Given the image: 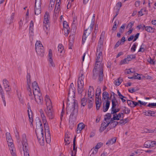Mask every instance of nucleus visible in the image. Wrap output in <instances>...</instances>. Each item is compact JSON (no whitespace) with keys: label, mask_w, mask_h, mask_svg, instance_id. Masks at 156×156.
<instances>
[{"label":"nucleus","mask_w":156,"mask_h":156,"mask_svg":"<svg viewBox=\"0 0 156 156\" xmlns=\"http://www.w3.org/2000/svg\"><path fill=\"white\" fill-rule=\"evenodd\" d=\"M79 78H80V80H83L84 79V75L83 73H81V72H80V74L79 75Z\"/></svg>","instance_id":"nucleus-61"},{"label":"nucleus","mask_w":156,"mask_h":156,"mask_svg":"<svg viewBox=\"0 0 156 156\" xmlns=\"http://www.w3.org/2000/svg\"><path fill=\"white\" fill-rule=\"evenodd\" d=\"M34 92V93H33V95L35 101L38 104L42 105L43 101L41 93H40V92H35V91Z\"/></svg>","instance_id":"nucleus-6"},{"label":"nucleus","mask_w":156,"mask_h":156,"mask_svg":"<svg viewBox=\"0 0 156 156\" xmlns=\"http://www.w3.org/2000/svg\"><path fill=\"white\" fill-rule=\"evenodd\" d=\"M119 21L117 20H115V21L114 22V25L112 27V30H114V31H115L117 28V25L119 24Z\"/></svg>","instance_id":"nucleus-30"},{"label":"nucleus","mask_w":156,"mask_h":156,"mask_svg":"<svg viewBox=\"0 0 156 156\" xmlns=\"http://www.w3.org/2000/svg\"><path fill=\"white\" fill-rule=\"evenodd\" d=\"M84 125L83 123H80L77 126V132L78 133H80V131L84 127Z\"/></svg>","instance_id":"nucleus-20"},{"label":"nucleus","mask_w":156,"mask_h":156,"mask_svg":"<svg viewBox=\"0 0 156 156\" xmlns=\"http://www.w3.org/2000/svg\"><path fill=\"white\" fill-rule=\"evenodd\" d=\"M43 123L44 124L45 131H46V130H48L49 129V127L48 126V124L47 123V122L44 123Z\"/></svg>","instance_id":"nucleus-53"},{"label":"nucleus","mask_w":156,"mask_h":156,"mask_svg":"<svg viewBox=\"0 0 156 156\" xmlns=\"http://www.w3.org/2000/svg\"><path fill=\"white\" fill-rule=\"evenodd\" d=\"M69 137L68 135H66L64 140L66 142L65 145H68L70 144V142H69Z\"/></svg>","instance_id":"nucleus-38"},{"label":"nucleus","mask_w":156,"mask_h":156,"mask_svg":"<svg viewBox=\"0 0 156 156\" xmlns=\"http://www.w3.org/2000/svg\"><path fill=\"white\" fill-rule=\"evenodd\" d=\"M94 24V21H92L90 27L84 31L82 37V44H84V43L85 42L87 38L88 37V36L90 34L92 30L93 29Z\"/></svg>","instance_id":"nucleus-4"},{"label":"nucleus","mask_w":156,"mask_h":156,"mask_svg":"<svg viewBox=\"0 0 156 156\" xmlns=\"http://www.w3.org/2000/svg\"><path fill=\"white\" fill-rule=\"evenodd\" d=\"M52 50L51 49H50L48 53V58L49 59V63L50 65V67H55V64L52 59Z\"/></svg>","instance_id":"nucleus-11"},{"label":"nucleus","mask_w":156,"mask_h":156,"mask_svg":"<svg viewBox=\"0 0 156 156\" xmlns=\"http://www.w3.org/2000/svg\"><path fill=\"white\" fill-rule=\"evenodd\" d=\"M122 81V79L120 77L116 80H115V85L117 86H119Z\"/></svg>","instance_id":"nucleus-28"},{"label":"nucleus","mask_w":156,"mask_h":156,"mask_svg":"<svg viewBox=\"0 0 156 156\" xmlns=\"http://www.w3.org/2000/svg\"><path fill=\"white\" fill-rule=\"evenodd\" d=\"M3 84L4 85V87L6 85H7L9 84V82L8 81L5 79H3Z\"/></svg>","instance_id":"nucleus-57"},{"label":"nucleus","mask_w":156,"mask_h":156,"mask_svg":"<svg viewBox=\"0 0 156 156\" xmlns=\"http://www.w3.org/2000/svg\"><path fill=\"white\" fill-rule=\"evenodd\" d=\"M78 92L79 94H81L83 90L84 82L83 80H80V78H79L77 82Z\"/></svg>","instance_id":"nucleus-10"},{"label":"nucleus","mask_w":156,"mask_h":156,"mask_svg":"<svg viewBox=\"0 0 156 156\" xmlns=\"http://www.w3.org/2000/svg\"><path fill=\"white\" fill-rule=\"evenodd\" d=\"M115 115L116 117H115V119L117 120H119L122 117V118H123L124 115L122 113L120 112L118 115L117 114H115Z\"/></svg>","instance_id":"nucleus-29"},{"label":"nucleus","mask_w":156,"mask_h":156,"mask_svg":"<svg viewBox=\"0 0 156 156\" xmlns=\"http://www.w3.org/2000/svg\"><path fill=\"white\" fill-rule=\"evenodd\" d=\"M101 93V90L100 87H98L96 92V100L100 101L101 102V97H100V94Z\"/></svg>","instance_id":"nucleus-16"},{"label":"nucleus","mask_w":156,"mask_h":156,"mask_svg":"<svg viewBox=\"0 0 156 156\" xmlns=\"http://www.w3.org/2000/svg\"><path fill=\"white\" fill-rule=\"evenodd\" d=\"M6 137L8 145L13 144V140L12 139L10 133L8 132L6 133Z\"/></svg>","instance_id":"nucleus-15"},{"label":"nucleus","mask_w":156,"mask_h":156,"mask_svg":"<svg viewBox=\"0 0 156 156\" xmlns=\"http://www.w3.org/2000/svg\"><path fill=\"white\" fill-rule=\"evenodd\" d=\"M58 51L60 53H62L64 49L62 45V44H59L58 47Z\"/></svg>","instance_id":"nucleus-33"},{"label":"nucleus","mask_w":156,"mask_h":156,"mask_svg":"<svg viewBox=\"0 0 156 156\" xmlns=\"http://www.w3.org/2000/svg\"><path fill=\"white\" fill-rule=\"evenodd\" d=\"M32 86L34 89L33 93H34V91L36 92H40V90L37 83L35 81H34L32 83Z\"/></svg>","instance_id":"nucleus-14"},{"label":"nucleus","mask_w":156,"mask_h":156,"mask_svg":"<svg viewBox=\"0 0 156 156\" xmlns=\"http://www.w3.org/2000/svg\"><path fill=\"white\" fill-rule=\"evenodd\" d=\"M98 150L97 149H95V148H93L90 151L91 153V154H96L97 153Z\"/></svg>","instance_id":"nucleus-46"},{"label":"nucleus","mask_w":156,"mask_h":156,"mask_svg":"<svg viewBox=\"0 0 156 156\" xmlns=\"http://www.w3.org/2000/svg\"><path fill=\"white\" fill-rule=\"evenodd\" d=\"M41 0H35V14L39 15L41 13Z\"/></svg>","instance_id":"nucleus-7"},{"label":"nucleus","mask_w":156,"mask_h":156,"mask_svg":"<svg viewBox=\"0 0 156 156\" xmlns=\"http://www.w3.org/2000/svg\"><path fill=\"white\" fill-rule=\"evenodd\" d=\"M87 100L85 98H83L81 99V105L83 106H84L87 104Z\"/></svg>","instance_id":"nucleus-31"},{"label":"nucleus","mask_w":156,"mask_h":156,"mask_svg":"<svg viewBox=\"0 0 156 156\" xmlns=\"http://www.w3.org/2000/svg\"><path fill=\"white\" fill-rule=\"evenodd\" d=\"M74 0H68V5H67V7L68 9H69V8H70L71 6V4L72 2H73Z\"/></svg>","instance_id":"nucleus-54"},{"label":"nucleus","mask_w":156,"mask_h":156,"mask_svg":"<svg viewBox=\"0 0 156 156\" xmlns=\"http://www.w3.org/2000/svg\"><path fill=\"white\" fill-rule=\"evenodd\" d=\"M28 113L30 122L32 123L33 121V120L32 119V115L30 116V113L29 112V110H28Z\"/></svg>","instance_id":"nucleus-47"},{"label":"nucleus","mask_w":156,"mask_h":156,"mask_svg":"<svg viewBox=\"0 0 156 156\" xmlns=\"http://www.w3.org/2000/svg\"><path fill=\"white\" fill-rule=\"evenodd\" d=\"M8 146L11 152L15 151V149L13 144L8 145Z\"/></svg>","instance_id":"nucleus-36"},{"label":"nucleus","mask_w":156,"mask_h":156,"mask_svg":"<svg viewBox=\"0 0 156 156\" xmlns=\"http://www.w3.org/2000/svg\"><path fill=\"white\" fill-rule=\"evenodd\" d=\"M101 39V38H100V39ZM102 42L100 41V40H99V41L98 45V48L97 49V53H100V52L102 53Z\"/></svg>","instance_id":"nucleus-22"},{"label":"nucleus","mask_w":156,"mask_h":156,"mask_svg":"<svg viewBox=\"0 0 156 156\" xmlns=\"http://www.w3.org/2000/svg\"><path fill=\"white\" fill-rule=\"evenodd\" d=\"M60 4V3L59 2H57L55 5L54 11L55 12H56L57 14L58 13L59 11Z\"/></svg>","instance_id":"nucleus-27"},{"label":"nucleus","mask_w":156,"mask_h":156,"mask_svg":"<svg viewBox=\"0 0 156 156\" xmlns=\"http://www.w3.org/2000/svg\"><path fill=\"white\" fill-rule=\"evenodd\" d=\"M108 96H109V94L108 92L106 91L104 92L102 94V100H105L106 99V98Z\"/></svg>","instance_id":"nucleus-37"},{"label":"nucleus","mask_w":156,"mask_h":156,"mask_svg":"<svg viewBox=\"0 0 156 156\" xmlns=\"http://www.w3.org/2000/svg\"><path fill=\"white\" fill-rule=\"evenodd\" d=\"M112 111H111V114H115V113L117 112V111L116 109V108H112Z\"/></svg>","instance_id":"nucleus-58"},{"label":"nucleus","mask_w":156,"mask_h":156,"mask_svg":"<svg viewBox=\"0 0 156 156\" xmlns=\"http://www.w3.org/2000/svg\"><path fill=\"white\" fill-rule=\"evenodd\" d=\"M103 145V144L101 142H99L98 143L97 145L95 146V149L98 150Z\"/></svg>","instance_id":"nucleus-44"},{"label":"nucleus","mask_w":156,"mask_h":156,"mask_svg":"<svg viewBox=\"0 0 156 156\" xmlns=\"http://www.w3.org/2000/svg\"><path fill=\"white\" fill-rule=\"evenodd\" d=\"M147 47L146 45L142 44L140 46V48L138 51V52H143L146 49Z\"/></svg>","instance_id":"nucleus-25"},{"label":"nucleus","mask_w":156,"mask_h":156,"mask_svg":"<svg viewBox=\"0 0 156 156\" xmlns=\"http://www.w3.org/2000/svg\"><path fill=\"white\" fill-rule=\"evenodd\" d=\"M74 39V35H70L69 37V40L70 42V43H71V42H73Z\"/></svg>","instance_id":"nucleus-48"},{"label":"nucleus","mask_w":156,"mask_h":156,"mask_svg":"<svg viewBox=\"0 0 156 156\" xmlns=\"http://www.w3.org/2000/svg\"><path fill=\"white\" fill-rule=\"evenodd\" d=\"M111 117V114L107 113V114H106V115H105V118H104L105 121H106V122H107L106 120L107 119H110Z\"/></svg>","instance_id":"nucleus-39"},{"label":"nucleus","mask_w":156,"mask_h":156,"mask_svg":"<svg viewBox=\"0 0 156 156\" xmlns=\"http://www.w3.org/2000/svg\"><path fill=\"white\" fill-rule=\"evenodd\" d=\"M35 49L37 53L41 55L44 52V48L40 41H37L35 44Z\"/></svg>","instance_id":"nucleus-9"},{"label":"nucleus","mask_w":156,"mask_h":156,"mask_svg":"<svg viewBox=\"0 0 156 156\" xmlns=\"http://www.w3.org/2000/svg\"><path fill=\"white\" fill-rule=\"evenodd\" d=\"M6 91H9L11 90V87L8 84L5 86L4 87Z\"/></svg>","instance_id":"nucleus-42"},{"label":"nucleus","mask_w":156,"mask_h":156,"mask_svg":"<svg viewBox=\"0 0 156 156\" xmlns=\"http://www.w3.org/2000/svg\"><path fill=\"white\" fill-rule=\"evenodd\" d=\"M47 99L46 100V105L47 109H52V107L51 105V101L49 97L47 95L46 96Z\"/></svg>","instance_id":"nucleus-18"},{"label":"nucleus","mask_w":156,"mask_h":156,"mask_svg":"<svg viewBox=\"0 0 156 156\" xmlns=\"http://www.w3.org/2000/svg\"><path fill=\"white\" fill-rule=\"evenodd\" d=\"M88 98L87 99V104L88 106V108L90 109L91 107H93V102L94 101V99L93 98Z\"/></svg>","instance_id":"nucleus-23"},{"label":"nucleus","mask_w":156,"mask_h":156,"mask_svg":"<svg viewBox=\"0 0 156 156\" xmlns=\"http://www.w3.org/2000/svg\"><path fill=\"white\" fill-rule=\"evenodd\" d=\"M94 95V90L93 87L90 86L89 87L88 92V96L90 98H93Z\"/></svg>","instance_id":"nucleus-13"},{"label":"nucleus","mask_w":156,"mask_h":156,"mask_svg":"<svg viewBox=\"0 0 156 156\" xmlns=\"http://www.w3.org/2000/svg\"><path fill=\"white\" fill-rule=\"evenodd\" d=\"M22 140L24 156H29V147L27 143L26 135L25 134H23L22 136Z\"/></svg>","instance_id":"nucleus-5"},{"label":"nucleus","mask_w":156,"mask_h":156,"mask_svg":"<svg viewBox=\"0 0 156 156\" xmlns=\"http://www.w3.org/2000/svg\"><path fill=\"white\" fill-rule=\"evenodd\" d=\"M110 124L113 127H115L117 125L119 124V122L117 121H112V122H110Z\"/></svg>","instance_id":"nucleus-43"},{"label":"nucleus","mask_w":156,"mask_h":156,"mask_svg":"<svg viewBox=\"0 0 156 156\" xmlns=\"http://www.w3.org/2000/svg\"><path fill=\"white\" fill-rule=\"evenodd\" d=\"M50 18V16L49 12H46L44 14V26L45 27L46 30L49 29L50 23L49 19Z\"/></svg>","instance_id":"nucleus-8"},{"label":"nucleus","mask_w":156,"mask_h":156,"mask_svg":"<svg viewBox=\"0 0 156 156\" xmlns=\"http://www.w3.org/2000/svg\"><path fill=\"white\" fill-rule=\"evenodd\" d=\"M110 123V122H108L107 124L105 122L102 123L99 129L100 132L101 133L103 132L106 128V127L108 126Z\"/></svg>","instance_id":"nucleus-19"},{"label":"nucleus","mask_w":156,"mask_h":156,"mask_svg":"<svg viewBox=\"0 0 156 156\" xmlns=\"http://www.w3.org/2000/svg\"><path fill=\"white\" fill-rule=\"evenodd\" d=\"M45 113L50 119H52L54 117L52 108V109H47L45 110Z\"/></svg>","instance_id":"nucleus-12"},{"label":"nucleus","mask_w":156,"mask_h":156,"mask_svg":"<svg viewBox=\"0 0 156 156\" xmlns=\"http://www.w3.org/2000/svg\"><path fill=\"white\" fill-rule=\"evenodd\" d=\"M122 111L125 114H128L130 112V110L129 108H126V107H123L122 108Z\"/></svg>","instance_id":"nucleus-24"},{"label":"nucleus","mask_w":156,"mask_h":156,"mask_svg":"<svg viewBox=\"0 0 156 156\" xmlns=\"http://www.w3.org/2000/svg\"><path fill=\"white\" fill-rule=\"evenodd\" d=\"M134 74L135 76H136V78H135V79L141 80V77L140 74L136 73H134Z\"/></svg>","instance_id":"nucleus-59"},{"label":"nucleus","mask_w":156,"mask_h":156,"mask_svg":"<svg viewBox=\"0 0 156 156\" xmlns=\"http://www.w3.org/2000/svg\"><path fill=\"white\" fill-rule=\"evenodd\" d=\"M75 88L72 83H71L69 90L68 97L67 98V105L66 108V113L67 114H70L69 118V127L71 129L74 127L78 111V105L77 103L74 99L73 102L68 104V101H69V98L75 95Z\"/></svg>","instance_id":"nucleus-1"},{"label":"nucleus","mask_w":156,"mask_h":156,"mask_svg":"<svg viewBox=\"0 0 156 156\" xmlns=\"http://www.w3.org/2000/svg\"><path fill=\"white\" fill-rule=\"evenodd\" d=\"M138 89H135L134 88L129 89L128 91L131 93H133L138 90Z\"/></svg>","instance_id":"nucleus-56"},{"label":"nucleus","mask_w":156,"mask_h":156,"mask_svg":"<svg viewBox=\"0 0 156 156\" xmlns=\"http://www.w3.org/2000/svg\"><path fill=\"white\" fill-rule=\"evenodd\" d=\"M112 108H116V106H119L117 100H112Z\"/></svg>","instance_id":"nucleus-32"},{"label":"nucleus","mask_w":156,"mask_h":156,"mask_svg":"<svg viewBox=\"0 0 156 156\" xmlns=\"http://www.w3.org/2000/svg\"><path fill=\"white\" fill-rule=\"evenodd\" d=\"M116 139L115 138H113L109 140L106 143V145L108 146L112 145L115 143L116 141Z\"/></svg>","instance_id":"nucleus-21"},{"label":"nucleus","mask_w":156,"mask_h":156,"mask_svg":"<svg viewBox=\"0 0 156 156\" xmlns=\"http://www.w3.org/2000/svg\"><path fill=\"white\" fill-rule=\"evenodd\" d=\"M30 73H27V86H29V85H30Z\"/></svg>","instance_id":"nucleus-34"},{"label":"nucleus","mask_w":156,"mask_h":156,"mask_svg":"<svg viewBox=\"0 0 156 156\" xmlns=\"http://www.w3.org/2000/svg\"><path fill=\"white\" fill-rule=\"evenodd\" d=\"M105 102H104L103 103V111L104 112H106L108 111L110 105V101H105Z\"/></svg>","instance_id":"nucleus-17"},{"label":"nucleus","mask_w":156,"mask_h":156,"mask_svg":"<svg viewBox=\"0 0 156 156\" xmlns=\"http://www.w3.org/2000/svg\"><path fill=\"white\" fill-rule=\"evenodd\" d=\"M121 42L119 41H118L114 46V48H116L121 44Z\"/></svg>","instance_id":"nucleus-62"},{"label":"nucleus","mask_w":156,"mask_h":156,"mask_svg":"<svg viewBox=\"0 0 156 156\" xmlns=\"http://www.w3.org/2000/svg\"><path fill=\"white\" fill-rule=\"evenodd\" d=\"M46 141L47 143L49 144L51 142V136L45 137Z\"/></svg>","instance_id":"nucleus-60"},{"label":"nucleus","mask_w":156,"mask_h":156,"mask_svg":"<svg viewBox=\"0 0 156 156\" xmlns=\"http://www.w3.org/2000/svg\"><path fill=\"white\" fill-rule=\"evenodd\" d=\"M40 126L37 127L35 130L37 136L38 141L41 145L43 146L44 144V137L43 133V129L41 122H39Z\"/></svg>","instance_id":"nucleus-3"},{"label":"nucleus","mask_w":156,"mask_h":156,"mask_svg":"<svg viewBox=\"0 0 156 156\" xmlns=\"http://www.w3.org/2000/svg\"><path fill=\"white\" fill-rule=\"evenodd\" d=\"M147 106L149 107L156 106V103H149L148 105Z\"/></svg>","instance_id":"nucleus-64"},{"label":"nucleus","mask_w":156,"mask_h":156,"mask_svg":"<svg viewBox=\"0 0 156 156\" xmlns=\"http://www.w3.org/2000/svg\"><path fill=\"white\" fill-rule=\"evenodd\" d=\"M135 58L136 56L135 55H127L126 58L127 60V61L129 62L131 61L132 59Z\"/></svg>","instance_id":"nucleus-35"},{"label":"nucleus","mask_w":156,"mask_h":156,"mask_svg":"<svg viewBox=\"0 0 156 156\" xmlns=\"http://www.w3.org/2000/svg\"><path fill=\"white\" fill-rule=\"evenodd\" d=\"M136 45L135 44H134L131 48V51L133 52H134L136 51Z\"/></svg>","instance_id":"nucleus-55"},{"label":"nucleus","mask_w":156,"mask_h":156,"mask_svg":"<svg viewBox=\"0 0 156 156\" xmlns=\"http://www.w3.org/2000/svg\"><path fill=\"white\" fill-rule=\"evenodd\" d=\"M150 112H152V111L151 110H149L147 111H145L144 112V114L147 116L150 115Z\"/></svg>","instance_id":"nucleus-63"},{"label":"nucleus","mask_w":156,"mask_h":156,"mask_svg":"<svg viewBox=\"0 0 156 156\" xmlns=\"http://www.w3.org/2000/svg\"><path fill=\"white\" fill-rule=\"evenodd\" d=\"M68 27L65 28V30H65L64 35L66 36H68L69 33V30L68 29Z\"/></svg>","instance_id":"nucleus-52"},{"label":"nucleus","mask_w":156,"mask_h":156,"mask_svg":"<svg viewBox=\"0 0 156 156\" xmlns=\"http://www.w3.org/2000/svg\"><path fill=\"white\" fill-rule=\"evenodd\" d=\"M129 61H127V60L126 58H125L123 60L121 61L120 64L121 65L124 64L128 63Z\"/></svg>","instance_id":"nucleus-45"},{"label":"nucleus","mask_w":156,"mask_h":156,"mask_svg":"<svg viewBox=\"0 0 156 156\" xmlns=\"http://www.w3.org/2000/svg\"><path fill=\"white\" fill-rule=\"evenodd\" d=\"M154 28L149 26H147L145 27V30L148 32L153 33L154 32Z\"/></svg>","instance_id":"nucleus-26"},{"label":"nucleus","mask_w":156,"mask_h":156,"mask_svg":"<svg viewBox=\"0 0 156 156\" xmlns=\"http://www.w3.org/2000/svg\"><path fill=\"white\" fill-rule=\"evenodd\" d=\"M144 146L146 148L150 147L151 146V141H149L146 142L144 144Z\"/></svg>","instance_id":"nucleus-41"},{"label":"nucleus","mask_w":156,"mask_h":156,"mask_svg":"<svg viewBox=\"0 0 156 156\" xmlns=\"http://www.w3.org/2000/svg\"><path fill=\"white\" fill-rule=\"evenodd\" d=\"M145 25L144 24H140L138 25L136 27L138 28L139 30H140V29H142L143 30H144V29H145Z\"/></svg>","instance_id":"nucleus-40"},{"label":"nucleus","mask_w":156,"mask_h":156,"mask_svg":"<svg viewBox=\"0 0 156 156\" xmlns=\"http://www.w3.org/2000/svg\"><path fill=\"white\" fill-rule=\"evenodd\" d=\"M102 53L100 52L97 53V58L95 64V66L93 70L92 78L96 80L98 76V82L99 83L103 81V65L101 63V57Z\"/></svg>","instance_id":"nucleus-2"},{"label":"nucleus","mask_w":156,"mask_h":156,"mask_svg":"<svg viewBox=\"0 0 156 156\" xmlns=\"http://www.w3.org/2000/svg\"><path fill=\"white\" fill-rule=\"evenodd\" d=\"M45 137H48V136H51L49 129L48 130H47V131H45Z\"/></svg>","instance_id":"nucleus-50"},{"label":"nucleus","mask_w":156,"mask_h":156,"mask_svg":"<svg viewBox=\"0 0 156 156\" xmlns=\"http://www.w3.org/2000/svg\"><path fill=\"white\" fill-rule=\"evenodd\" d=\"M63 26L64 28V30H65V28L69 27V25L66 21H64L63 22Z\"/></svg>","instance_id":"nucleus-49"},{"label":"nucleus","mask_w":156,"mask_h":156,"mask_svg":"<svg viewBox=\"0 0 156 156\" xmlns=\"http://www.w3.org/2000/svg\"><path fill=\"white\" fill-rule=\"evenodd\" d=\"M133 101L132 100H128L127 101L128 105L131 107H133Z\"/></svg>","instance_id":"nucleus-51"}]
</instances>
